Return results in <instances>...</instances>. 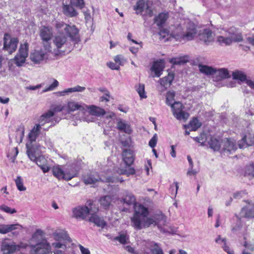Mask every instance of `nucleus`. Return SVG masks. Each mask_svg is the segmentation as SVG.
I'll return each instance as SVG.
<instances>
[{
  "instance_id": "obj_4",
  "label": "nucleus",
  "mask_w": 254,
  "mask_h": 254,
  "mask_svg": "<svg viewBox=\"0 0 254 254\" xmlns=\"http://www.w3.org/2000/svg\"><path fill=\"white\" fill-rule=\"evenodd\" d=\"M85 112V113L81 116L79 120L88 123L94 121V118L92 116L101 117L106 114V111L104 109L94 105H87L86 104Z\"/></svg>"
},
{
  "instance_id": "obj_57",
  "label": "nucleus",
  "mask_w": 254,
  "mask_h": 254,
  "mask_svg": "<svg viewBox=\"0 0 254 254\" xmlns=\"http://www.w3.org/2000/svg\"><path fill=\"white\" fill-rule=\"evenodd\" d=\"M215 241L217 244L221 245V247L227 244L226 239L222 238L220 235L217 236V237L215 239Z\"/></svg>"
},
{
  "instance_id": "obj_29",
  "label": "nucleus",
  "mask_w": 254,
  "mask_h": 254,
  "mask_svg": "<svg viewBox=\"0 0 254 254\" xmlns=\"http://www.w3.org/2000/svg\"><path fill=\"white\" fill-rule=\"evenodd\" d=\"M122 201L127 205H130L135 204L136 199L132 193L125 190L124 192V196L122 198Z\"/></svg>"
},
{
  "instance_id": "obj_11",
  "label": "nucleus",
  "mask_w": 254,
  "mask_h": 254,
  "mask_svg": "<svg viewBox=\"0 0 254 254\" xmlns=\"http://www.w3.org/2000/svg\"><path fill=\"white\" fill-rule=\"evenodd\" d=\"M237 149L236 142L234 139L225 138L221 141L220 152L229 155L235 152Z\"/></svg>"
},
{
  "instance_id": "obj_45",
  "label": "nucleus",
  "mask_w": 254,
  "mask_h": 254,
  "mask_svg": "<svg viewBox=\"0 0 254 254\" xmlns=\"http://www.w3.org/2000/svg\"><path fill=\"white\" fill-rule=\"evenodd\" d=\"M26 59V57L17 53L14 58V61L17 66H20L25 62Z\"/></svg>"
},
{
  "instance_id": "obj_38",
  "label": "nucleus",
  "mask_w": 254,
  "mask_h": 254,
  "mask_svg": "<svg viewBox=\"0 0 254 254\" xmlns=\"http://www.w3.org/2000/svg\"><path fill=\"white\" fill-rule=\"evenodd\" d=\"M54 116V113L52 111H48L41 116L39 119V123L40 125L43 126L46 123L51 121V118Z\"/></svg>"
},
{
  "instance_id": "obj_63",
  "label": "nucleus",
  "mask_w": 254,
  "mask_h": 254,
  "mask_svg": "<svg viewBox=\"0 0 254 254\" xmlns=\"http://www.w3.org/2000/svg\"><path fill=\"white\" fill-rule=\"evenodd\" d=\"M108 66L112 69L119 70L120 66L116 64L113 62H109L107 63Z\"/></svg>"
},
{
  "instance_id": "obj_19",
  "label": "nucleus",
  "mask_w": 254,
  "mask_h": 254,
  "mask_svg": "<svg viewBox=\"0 0 254 254\" xmlns=\"http://www.w3.org/2000/svg\"><path fill=\"white\" fill-rule=\"evenodd\" d=\"M254 144V132H248L244 135L242 139L238 142L240 148L252 146Z\"/></svg>"
},
{
  "instance_id": "obj_28",
  "label": "nucleus",
  "mask_w": 254,
  "mask_h": 254,
  "mask_svg": "<svg viewBox=\"0 0 254 254\" xmlns=\"http://www.w3.org/2000/svg\"><path fill=\"white\" fill-rule=\"evenodd\" d=\"M196 34V29L193 24H191L185 32L184 42L191 40Z\"/></svg>"
},
{
  "instance_id": "obj_56",
  "label": "nucleus",
  "mask_w": 254,
  "mask_h": 254,
  "mask_svg": "<svg viewBox=\"0 0 254 254\" xmlns=\"http://www.w3.org/2000/svg\"><path fill=\"white\" fill-rule=\"evenodd\" d=\"M71 3L80 8H82L84 6V2L83 0H71Z\"/></svg>"
},
{
  "instance_id": "obj_54",
  "label": "nucleus",
  "mask_w": 254,
  "mask_h": 254,
  "mask_svg": "<svg viewBox=\"0 0 254 254\" xmlns=\"http://www.w3.org/2000/svg\"><path fill=\"white\" fill-rule=\"evenodd\" d=\"M115 239L119 241L121 244H125L127 243L128 237L125 234H122L116 237Z\"/></svg>"
},
{
  "instance_id": "obj_55",
  "label": "nucleus",
  "mask_w": 254,
  "mask_h": 254,
  "mask_svg": "<svg viewBox=\"0 0 254 254\" xmlns=\"http://www.w3.org/2000/svg\"><path fill=\"white\" fill-rule=\"evenodd\" d=\"M67 26V24H65L62 21H57L55 23V27L58 31H62L63 30L65 31Z\"/></svg>"
},
{
  "instance_id": "obj_36",
  "label": "nucleus",
  "mask_w": 254,
  "mask_h": 254,
  "mask_svg": "<svg viewBox=\"0 0 254 254\" xmlns=\"http://www.w3.org/2000/svg\"><path fill=\"white\" fill-rule=\"evenodd\" d=\"M41 125H36L29 133V138L31 141V144H32L33 141H35L37 136L39 134L41 128Z\"/></svg>"
},
{
  "instance_id": "obj_42",
  "label": "nucleus",
  "mask_w": 254,
  "mask_h": 254,
  "mask_svg": "<svg viewBox=\"0 0 254 254\" xmlns=\"http://www.w3.org/2000/svg\"><path fill=\"white\" fill-rule=\"evenodd\" d=\"M112 201V197L109 195L102 197L100 199V202L101 206H102L105 209H107L109 207Z\"/></svg>"
},
{
  "instance_id": "obj_3",
  "label": "nucleus",
  "mask_w": 254,
  "mask_h": 254,
  "mask_svg": "<svg viewBox=\"0 0 254 254\" xmlns=\"http://www.w3.org/2000/svg\"><path fill=\"white\" fill-rule=\"evenodd\" d=\"M228 36L224 37L222 36H218L217 42L221 45L229 46L233 42L238 43L243 41L242 33L235 27H231L228 30Z\"/></svg>"
},
{
  "instance_id": "obj_26",
  "label": "nucleus",
  "mask_w": 254,
  "mask_h": 254,
  "mask_svg": "<svg viewBox=\"0 0 254 254\" xmlns=\"http://www.w3.org/2000/svg\"><path fill=\"white\" fill-rule=\"evenodd\" d=\"M164 68V63L162 61H156L153 63L151 67V70L154 72L155 76L159 77L162 74V72Z\"/></svg>"
},
{
  "instance_id": "obj_43",
  "label": "nucleus",
  "mask_w": 254,
  "mask_h": 254,
  "mask_svg": "<svg viewBox=\"0 0 254 254\" xmlns=\"http://www.w3.org/2000/svg\"><path fill=\"white\" fill-rule=\"evenodd\" d=\"M189 61V57L187 56L180 57L179 58H173L171 60V63L175 64H181L186 63Z\"/></svg>"
},
{
  "instance_id": "obj_33",
  "label": "nucleus",
  "mask_w": 254,
  "mask_h": 254,
  "mask_svg": "<svg viewBox=\"0 0 254 254\" xmlns=\"http://www.w3.org/2000/svg\"><path fill=\"white\" fill-rule=\"evenodd\" d=\"M17 226L22 227V226L18 224L5 225L0 224V233L2 234H6L17 229Z\"/></svg>"
},
{
  "instance_id": "obj_24",
  "label": "nucleus",
  "mask_w": 254,
  "mask_h": 254,
  "mask_svg": "<svg viewBox=\"0 0 254 254\" xmlns=\"http://www.w3.org/2000/svg\"><path fill=\"white\" fill-rule=\"evenodd\" d=\"M174 79V74L173 73H168V75L160 79V91H164L171 85Z\"/></svg>"
},
{
  "instance_id": "obj_20",
  "label": "nucleus",
  "mask_w": 254,
  "mask_h": 254,
  "mask_svg": "<svg viewBox=\"0 0 254 254\" xmlns=\"http://www.w3.org/2000/svg\"><path fill=\"white\" fill-rule=\"evenodd\" d=\"M199 40L206 45H209L214 41V36L211 30L206 29L198 35Z\"/></svg>"
},
{
  "instance_id": "obj_25",
  "label": "nucleus",
  "mask_w": 254,
  "mask_h": 254,
  "mask_svg": "<svg viewBox=\"0 0 254 254\" xmlns=\"http://www.w3.org/2000/svg\"><path fill=\"white\" fill-rule=\"evenodd\" d=\"M117 128L121 131L127 134H130L132 132L130 125L126 121L121 119L117 120Z\"/></svg>"
},
{
  "instance_id": "obj_23",
  "label": "nucleus",
  "mask_w": 254,
  "mask_h": 254,
  "mask_svg": "<svg viewBox=\"0 0 254 254\" xmlns=\"http://www.w3.org/2000/svg\"><path fill=\"white\" fill-rule=\"evenodd\" d=\"M53 237L54 239L56 241V242H61V241H67L69 242H71L70 237L68 236L66 232L64 230L56 231L53 233ZM64 244H65L64 242H63Z\"/></svg>"
},
{
  "instance_id": "obj_34",
  "label": "nucleus",
  "mask_w": 254,
  "mask_h": 254,
  "mask_svg": "<svg viewBox=\"0 0 254 254\" xmlns=\"http://www.w3.org/2000/svg\"><path fill=\"white\" fill-rule=\"evenodd\" d=\"M169 18L168 12H162L160 13L155 18V23L159 27L163 26Z\"/></svg>"
},
{
  "instance_id": "obj_18",
  "label": "nucleus",
  "mask_w": 254,
  "mask_h": 254,
  "mask_svg": "<svg viewBox=\"0 0 254 254\" xmlns=\"http://www.w3.org/2000/svg\"><path fill=\"white\" fill-rule=\"evenodd\" d=\"M65 31L71 40L74 44H77L80 41L79 30L74 25H68Z\"/></svg>"
},
{
  "instance_id": "obj_17",
  "label": "nucleus",
  "mask_w": 254,
  "mask_h": 254,
  "mask_svg": "<svg viewBox=\"0 0 254 254\" xmlns=\"http://www.w3.org/2000/svg\"><path fill=\"white\" fill-rule=\"evenodd\" d=\"M240 217L247 219L254 218V203L249 201L241 210L239 214Z\"/></svg>"
},
{
  "instance_id": "obj_47",
  "label": "nucleus",
  "mask_w": 254,
  "mask_h": 254,
  "mask_svg": "<svg viewBox=\"0 0 254 254\" xmlns=\"http://www.w3.org/2000/svg\"><path fill=\"white\" fill-rule=\"evenodd\" d=\"M175 96V92L174 91H170L167 92L166 95V103L168 106H171L174 103V98Z\"/></svg>"
},
{
  "instance_id": "obj_53",
  "label": "nucleus",
  "mask_w": 254,
  "mask_h": 254,
  "mask_svg": "<svg viewBox=\"0 0 254 254\" xmlns=\"http://www.w3.org/2000/svg\"><path fill=\"white\" fill-rule=\"evenodd\" d=\"M0 209L6 213L9 214H13L16 212L15 209L12 208L5 205H0Z\"/></svg>"
},
{
  "instance_id": "obj_31",
  "label": "nucleus",
  "mask_w": 254,
  "mask_h": 254,
  "mask_svg": "<svg viewBox=\"0 0 254 254\" xmlns=\"http://www.w3.org/2000/svg\"><path fill=\"white\" fill-rule=\"evenodd\" d=\"M90 215H91L89 219L90 222H93L97 226L101 227H103L106 225L104 219L97 215L96 213L92 212V214Z\"/></svg>"
},
{
  "instance_id": "obj_50",
  "label": "nucleus",
  "mask_w": 254,
  "mask_h": 254,
  "mask_svg": "<svg viewBox=\"0 0 254 254\" xmlns=\"http://www.w3.org/2000/svg\"><path fill=\"white\" fill-rule=\"evenodd\" d=\"M118 174L120 175H127L129 176L130 175H133L135 173V170L133 168H129L128 171L124 169H118L117 170Z\"/></svg>"
},
{
  "instance_id": "obj_61",
  "label": "nucleus",
  "mask_w": 254,
  "mask_h": 254,
  "mask_svg": "<svg viewBox=\"0 0 254 254\" xmlns=\"http://www.w3.org/2000/svg\"><path fill=\"white\" fill-rule=\"evenodd\" d=\"M247 192L245 190H241L235 192L233 194V197L236 199H239L246 194Z\"/></svg>"
},
{
  "instance_id": "obj_5",
  "label": "nucleus",
  "mask_w": 254,
  "mask_h": 254,
  "mask_svg": "<svg viewBox=\"0 0 254 254\" xmlns=\"http://www.w3.org/2000/svg\"><path fill=\"white\" fill-rule=\"evenodd\" d=\"M44 49L34 50L30 54V59L35 64H40L46 61L49 58V53L52 50L51 44H45Z\"/></svg>"
},
{
  "instance_id": "obj_14",
  "label": "nucleus",
  "mask_w": 254,
  "mask_h": 254,
  "mask_svg": "<svg viewBox=\"0 0 254 254\" xmlns=\"http://www.w3.org/2000/svg\"><path fill=\"white\" fill-rule=\"evenodd\" d=\"M52 172L53 175L59 180L64 179L69 181L76 176V173L74 172L64 173L60 166H54L52 169Z\"/></svg>"
},
{
  "instance_id": "obj_6",
  "label": "nucleus",
  "mask_w": 254,
  "mask_h": 254,
  "mask_svg": "<svg viewBox=\"0 0 254 254\" xmlns=\"http://www.w3.org/2000/svg\"><path fill=\"white\" fill-rule=\"evenodd\" d=\"M27 154L29 159L36 162L37 165L40 167L47 163V160L43 156L40 155V146L26 144Z\"/></svg>"
},
{
  "instance_id": "obj_44",
  "label": "nucleus",
  "mask_w": 254,
  "mask_h": 254,
  "mask_svg": "<svg viewBox=\"0 0 254 254\" xmlns=\"http://www.w3.org/2000/svg\"><path fill=\"white\" fill-rule=\"evenodd\" d=\"M29 45L27 42H25L23 44H21L19 47L18 54L20 55L24 56L26 58L28 55Z\"/></svg>"
},
{
  "instance_id": "obj_13",
  "label": "nucleus",
  "mask_w": 254,
  "mask_h": 254,
  "mask_svg": "<svg viewBox=\"0 0 254 254\" xmlns=\"http://www.w3.org/2000/svg\"><path fill=\"white\" fill-rule=\"evenodd\" d=\"M170 106L172 109L173 114L177 119L186 121L188 119L189 114L183 111L184 106L181 102H174Z\"/></svg>"
},
{
  "instance_id": "obj_1",
  "label": "nucleus",
  "mask_w": 254,
  "mask_h": 254,
  "mask_svg": "<svg viewBox=\"0 0 254 254\" xmlns=\"http://www.w3.org/2000/svg\"><path fill=\"white\" fill-rule=\"evenodd\" d=\"M148 208L143 205L136 206L134 212L131 218V223L135 229L141 230L153 225H157L161 231L165 232L162 226L166 225V217L162 213L155 214L148 217Z\"/></svg>"
},
{
  "instance_id": "obj_41",
  "label": "nucleus",
  "mask_w": 254,
  "mask_h": 254,
  "mask_svg": "<svg viewBox=\"0 0 254 254\" xmlns=\"http://www.w3.org/2000/svg\"><path fill=\"white\" fill-rule=\"evenodd\" d=\"M232 75L233 79L238 80L239 82H246L247 80V75L242 71L237 70L233 71Z\"/></svg>"
},
{
  "instance_id": "obj_15",
  "label": "nucleus",
  "mask_w": 254,
  "mask_h": 254,
  "mask_svg": "<svg viewBox=\"0 0 254 254\" xmlns=\"http://www.w3.org/2000/svg\"><path fill=\"white\" fill-rule=\"evenodd\" d=\"M86 104L83 103L78 102L74 101H69L67 102L65 109L68 113L73 112L75 111H79V114L84 115Z\"/></svg>"
},
{
  "instance_id": "obj_51",
  "label": "nucleus",
  "mask_w": 254,
  "mask_h": 254,
  "mask_svg": "<svg viewBox=\"0 0 254 254\" xmlns=\"http://www.w3.org/2000/svg\"><path fill=\"white\" fill-rule=\"evenodd\" d=\"M193 139L198 143H201V145H203V143L207 139L206 135L204 133H201L198 137H193Z\"/></svg>"
},
{
  "instance_id": "obj_59",
  "label": "nucleus",
  "mask_w": 254,
  "mask_h": 254,
  "mask_svg": "<svg viewBox=\"0 0 254 254\" xmlns=\"http://www.w3.org/2000/svg\"><path fill=\"white\" fill-rule=\"evenodd\" d=\"M157 142V135L155 133L149 142V145L152 148H154Z\"/></svg>"
},
{
  "instance_id": "obj_12",
  "label": "nucleus",
  "mask_w": 254,
  "mask_h": 254,
  "mask_svg": "<svg viewBox=\"0 0 254 254\" xmlns=\"http://www.w3.org/2000/svg\"><path fill=\"white\" fill-rule=\"evenodd\" d=\"M3 49L9 54L15 52L17 47L18 40L17 38L12 37L8 34H5L3 37Z\"/></svg>"
},
{
  "instance_id": "obj_32",
  "label": "nucleus",
  "mask_w": 254,
  "mask_h": 254,
  "mask_svg": "<svg viewBox=\"0 0 254 254\" xmlns=\"http://www.w3.org/2000/svg\"><path fill=\"white\" fill-rule=\"evenodd\" d=\"M221 141L220 139L213 136H210L208 141V143L210 148L213 150L219 151L221 148Z\"/></svg>"
},
{
  "instance_id": "obj_48",
  "label": "nucleus",
  "mask_w": 254,
  "mask_h": 254,
  "mask_svg": "<svg viewBox=\"0 0 254 254\" xmlns=\"http://www.w3.org/2000/svg\"><path fill=\"white\" fill-rule=\"evenodd\" d=\"M15 182L16 187L19 191H25L26 190V188L23 185V180L20 176L17 177Z\"/></svg>"
},
{
  "instance_id": "obj_27",
  "label": "nucleus",
  "mask_w": 254,
  "mask_h": 254,
  "mask_svg": "<svg viewBox=\"0 0 254 254\" xmlns=\"http://www.w3.org/2000/svg\"><path fill=\"white\" fill-rule=\"evenodd\" d=\"M123 159L127 166H130L134 161V157L131 150L125 149L122 153Z\"/></svg>"
},
{
  "instance_id": "obj_58",
  "label": "nucleus",
  "mask_w": 254,
  "mask_h": 254,
  "mask_svg": "<svg viewBox=\"0 0 254 254\" xmlns=\"http://www.w3.org/2000/svg\"><path fill=\"white\" fill-rule=\"evenodd\" d=\"M114 61L117 64H119V65H123L125 62V60L123 57L121 55H117L115 57Z\"/></svg>"
},
{
  "instance_id": "obj_39",
  "label": "nucleus",
  "mask_w": 254,
  "mask_h": 254,
  "mask_svg": "<svg viewBox=\"0 0 254 254\" xmlns=\"http://www.w3.org/2000/svg\"><path fill=\"white\" fill-rule=\"evenodd\" d=\"M149 249L152 254H164L163 250L159 245L154 242L149 244ZM143 254H148L147 253H144Z\"/></svg>"
},
{
  "instance_id": "obj_60",
  "label": "nucleus",
  "mask_w": 254,
  "mask_h": 254,
  "mask_svg": "<svg viewBox=\"0 0 254 254\" xmlns=\"http://www.w3.org/2000/svg\"><path fill=\"white\" fill-rule=\"evenodd\" d=\"M59 85V82L56 80L54 79L53 83L47 88L43 90L44 92H47L48 91L52 90Z\"/></svg>"
},
{
  "instance_id": "obj_9",
  "label": "nucleus",
  "mask_w": 254,
  "mask_h": 254,
  "mask_svg": "<svg viewBox=\"0 0 254 254\" xmlns=\"http://www.w3.org/2000/svg\"><path fill=\"white\" fill-rule=\"evenodd\" d=\"M27 247V245L23 243L16 245L13 242L4 241L2 243L0 249L3 254H12Z\"/></svg>"
},
{
  "instance_id": "obj_49",
  "label": "nucleus",
  "mask_w": 254,
  "mask_h": 254,
  "mask_svg": "<svg viewBox=\"0 0 254 254\" xmlns=\"http://www.w3.org/2000/svg\"><path fill=\"white\" fill-rule=\"evenodd\" d=\"M144 88V85L142 84H139L136 87V91L138 93L140 97L142 99L146 98L147 97Z\"/></svg>"
},
{
  "instance_id": "obj_2",
  "label": "nucleus",
  "mask_w": 254,
  "mask_h": 254,
  "mask_svg": "<svg viewBox=\"0 0 254 254\" xmlns=\"http://www.w3.org/2000/svg\"><path fill=\"white\" fill-rule=\"evenodd\" d=\"M44 234L42 230L37 229L30 240L31 254H67L66 245L60 242H54L52 245L47 240L39 239Z\"/></svg>"
},
{
  "instance_id": "obj_35",
  "label": "nucleus",
  "mask_w": 254,
  "mask_h": 254,
  "mask_svg": "<svg viewBox=\"0 0 254 254\" xmlns=\"http://www.w3.org/2000/svg\"><path fill=\"white\" fill-rule=\"evenodd\" d=\"M63 10L64 13L67 16L72 17L76 16L78 13L70 5L64 4L63 6Z\"/></svg>"
},
{
  "instance_id": "obj_62",
  "label": "nucleus",
  "mask_w": 254,
  "mask_h": 254,
  "mask_svg": "<svg viewBox=\"0 0 254 254\" xmlns=\"http://www.w3.org/2000/svg\"><path fill=\"white\" fill-rule=\"evenodd\" d=\"M72 92H82L85 90V87L77 85L71 88Z\"/></svg>"
},
{
  "instance_id": "obj_21",
  "label": "nucleus",
  "mask_w": 254,
  "mask_h": 254,
  "mask_svg": "<svg viewBox=\"0 0 254 254\" xmlns=\"http://www.w3.org/2000/svg\"><path fill=\"white\" fill-rule=\"evenodd\" d=\"M133 9L135 10L136 14L141 13L144 10L148 13L150 16L152 15V11L149 8L148 4L145 0H138L133 6Z\"/></svg>"
},
{
  "instance_id": "obj_22",
  "label": "nucleus",
  "mask_w": 254,
  "mask_h": 254,
  "mask_svg": "<svg viewBox=\"0 0 254 254\" xmlns=\"http://www.w3.org/2000/svg\"><path fill=\"white\" fill-rule=\"evenodd\" d=\"M231 74L227 68H221L218 69L215 68L213 79L215 81H220L225 79L230 78Z\"/></svg>"
},
{
  "instance_id": "obj_64",
  "label": "nucleus",
  "mask_w": 254,
  "mask_h": 254,
  "mask_svg": "<svg viewBox=\"0 0 254 254\" xmlns=\"http://www.w3.org/2000/svg\"><path fill=\"white\" fill-rule=\"evenodd\" d=\"M222 248L228 254H234L233 250H231L230 247L227 245V244L225 246H222Z\"/></svg>"
},
{
  "instance_id": "obj_30",
  "label": "nucleus",
  "mask_w": 254,
  "mask_h": 254,
  "mask_svg": "<svg viewBox=\"0 0 254 254\" xmlns=\"http://www.w3.org/2000/svg\"><path fill=\"white\" fill-rule=\"evenodd\" d=\"M184 34L185 32L183 30L182 27L181 26H179L171 33V35L177 41H179L180 42H184Z\"/></svg>"
},
{
  "instance_id": "obj_37",
  "label": "nucleus",
  "mask_w": 254,
  "mask_h": 254,
  "mask_svg": "<svg viewBox=\"0 0 254 254\" xmlns=\"http://www.w3.org/2000/svg\"><path fill=\"white\" fill-rule=\"evenodd\" d=\"M201 126V123L196 118H193L188 125H185L184 128H190V131H196Z\"/></svg>"
},
{
  "instance_id": "obj_7",
  "label": "nucleus",
  "mask_w": 254,
  "mask_h": 254,
  "mask_svg": "<svg viewBox=\"0 0 254 254\" xmlns=\"http://www.w3.org/2000/svg\"><path fill=\"white\" fill-rule=\"evenodd\" d=\"M98 208L95 204L90 202L88 206H78L73 209V216L76 218L84 219L88 215L97 213Z\"/></svg>"
},
{
  "instance_id": "obj_46",
  "label": "nucleus",
  "mask_w": 254,
  "mask_h": 254,
  "mask_svg": "<svg viewBox=\"0 0 254 254\" xmlns=\"http://www.w3.org/2000/svg\"><path fill=\"white\" fill-rule=\"evenodd\" d=\"M245 176L250 178L254 177V164H251L247 166L245 170Z\"/></svg>"
},
{
  "instance_id": "obj_8",
  "label": "nucleus",
  "mask_w": 254,
  "mask_h": 254,
  "mask_svg": "<svg viewBox=\"0 0 254 254\" xmlns=\"http://www.w3.org/2000/svg\"><path fill=\"white\" fill-rule=\"evenodd\" d=\"M100 181L112 183L118 182L122 183L124 181L123 180L119 178L111 177H108L105 179H102L99 177L98 173L96 172H91L90 173H88L83 177V181L86 185L95 184Z\"/></svg>"
},
{
  "instance_id": "obj_40",
  "label": "nucleus",
  "mask_w": 254,
  "mask_h": 254,
  "mask_svg": "<svg viewBox=\"0 0 254 254\" xmlns=\"http://www.w3.org/2000/svg\"><path fill=\"white\" fill-rule=\"evenodd\" d=\"M198 68L200 72L202 73L207 75H212L213 76L214 75L215 68L211 66L199 64Z\"/></svg>"
},
{
  "instance_id": "obj_52",
  "label": "nucleus",
  "mask_w": 254,
  "mask_h": 254,
  "mask_svg": "<svg viewBox=\"0 0 254 254\" xmlns=\"http://www.w3.org/2000/svg\"><path fill=\"white\" fill-rule=\"evenodd\" d=\"M65 106L62 104L53 105L51 106L50 111H53L54 114L55 113L61 112L64 109Z\"/></svg>"
},
{
  "instance_id": "obj_10",
  "label": "nucleus",
  "mask_w": 254,
  "mask_h": 254,
  "mask_svg": "<svg viewBox=\"0 0 254 254\" xmlns=\"http://www.w3.org/2000/svg\"><path fill=\"white\" fill-rule=\"evenodd\" d=\"M53 44L56 47V49L54 50L55 55H60L64 52L61 49L67 45V37L63 33H58L54 37Z\"/></svg>"
},
{
  "instance_id": "obj_16",
  "label": "nucleus",
  "mask_w": 254,
  "mask_h": 254,
  "mask_svg": "<svg viewBox=\"0 0 254 254\" xmlns=\"http://www.w3.org/2000/svg\"><path fill=\"white\" fill-rule=\"evenodd\" d=\"M39 35L42 40L43 46L45 44H50L49 42L53 37V30L52 28L48 26H41L39 30Z\"/></svg>"
}]
</instances>
